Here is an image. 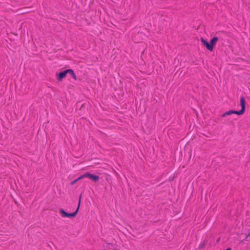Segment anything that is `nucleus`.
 Masks as SVG:
<instances>
[{"instance_id":"obj_1","label":"nucleus","mask_w":250,"mask_h":250,"mask_svg":"<svg viewBox=\"0 0 250 250\" xmlns=\"http://www.w3.org/2000/svg\"><path fill=\"white\" fill-rule=\"evenodd\" d=\"M80 203H81V196L79 198V203H78V207H77L76 210L74 212H72L71 213L66 212L63 209H62V208H60L59 211H60V213H61L62 216L63 217H74L76 215V214H77V213L79 211V209L80 206Z\"/></svg>"},{"instance_id":"obj_2","label":"nucleus","mask_w":250,"mask_h":250,"mask_svg":"<svg viewBox=\"0 0 250 250\" xmlns=\"http://www.w3.org/2000/svg\"><path fill=\"white\" fill-rule=\"evenodd\" d=\"M240 105L241 107V109L238 111V113H239V115H242L246 109V105H245V98L243 96H242L240 98Z\"/></svg>"},{"instance_id":"obj_3","label":"nucleus","mask_w":250,"mask_h":250,"mask_svg":"<svg viewBox=\"0 0 250 250\" xmlns=\"http://www.w3.org/2000/svg\"><path fill=\"white\" fill-rule=\"evenodd\" d=\"M81 177H89L90 179L93 180L94 182H97L100 179L99 176L95 175L93 174L89 173H86L82 175V176H81Z\"/></svg>"},{"instance_id":"obj_4","label":"nucleus","mask_w":250,"mask_h":250,"mask_svg":"<svg viewBox=\"0 0 250 250\" xmlns=\"http://www.w3.org/2000/svg\"><path fill=\"white\" fill-rule=\"evenodd\" d=\"M67 74V69L56 74L58 81H62V79L65 78Z\"/></svg>"},{"instance_id":"obj_5","label":"nucleus","mask_w":250,"mask_h":250,"mask_svg":"<svg viewBox=\"0 0 250 250\" xmlns=\"http://www.w3.org/2000/svg\"><path fill=\"white\" fill-rule=\"evenodd\" d=\"M201 41L204 45H205L208 50L212 51L211 46L210 45L209 43L206 40H205L204 38H201Z\"/></svg>"},{"instance_id":"obj_6","label":"nucleus","mask_w":250,"mask_h":250,"mask_svg":"<svg viewBox=\"0 0 250 250\" xmlns=\"http://www.w3.org/2000/svg\"><path fill=\"white\" fill-rule=\"evenodd\" d=\"M218 41V38L217 37H214L210 40L209 44L211 46V51L213 50V47L216 44Z\"/></svg>"},{"instance_id":"obj_7","label":"nucleus","mask_w":250,"mask_h":250,"mask_svg":"<svg viewBox=\"0 0 250 250\" xmlns=\"http://www.w3.org/2000/svg\"><path fill=\"white\" fill-rule=\"evenodd\" d=\"M238 111L236 110H229L225 113H223L221 116L222 117H225L227 115H229L232 114H236L239 115V113H237Z\"/></svg>"},{"instance_id":"obj_8","label":"nucleus","mask_w":250,"mask_h":250,"mask_svg":"<svg viewBox=\"0 0 250 250\" xmlns=\"http://www.w3.org/2000/svg\"><path fill=\"white\" fill-rule=\"evenodd\" d=\"M67 73H69L74 80H76L77 78L76 75L73 70L71 69H67Z\"/></svg>"},{"instance_id":"obj_9","label":"nucleus","mask_w":250,"mask_h":250,"mask_svg":"<svg viewBox=\"0 0 250 250\" xmlns=\"http://www.w3.org/2000/svg\"><path fill=\"white\" fill-rule=\"evenodd\" d=\"M206 240H204L203 241V242L199 246V248L200 249H201L203 247H205V246L206 245Z\"/></svg>"},{"instance_id":"obj_10","label":"nucleus","mask_w":250,"mask_h":250,"mask_svg":"<svg viewBox=\"0 0 250 250\" xmlns=\"http://www.w3.org/2000/svg\"><path fill=\"white\" fill-rule=\"evenodd\" d=\"M83 177H79L78 178H77V179L73 181L72 182H71V185H73L76 182H77L78 181H79L80 179L82 178Z\"/></svg>"},{"instance_id":"obj_11","label":"nucleus","mask_w":250,"mask_h":250,"mask_svg":"<svg viewBox=\"0 0 250 250\" xmlns=\"http://www.w3.org/2000/svg\"><path fill=\"white\" fill-rule=\"evenodd\" d=\"M226 250H231L230 248H228Z\"/></svg>"}]
</instances>
